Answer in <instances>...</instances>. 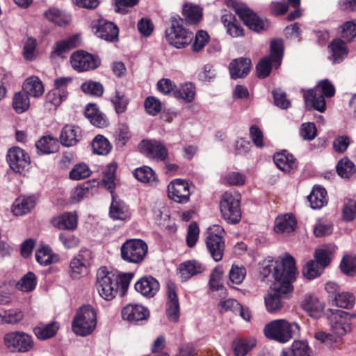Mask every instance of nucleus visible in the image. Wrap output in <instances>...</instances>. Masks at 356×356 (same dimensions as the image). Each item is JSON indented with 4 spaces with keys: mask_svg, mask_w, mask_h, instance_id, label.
I'll use <instances>...</instances> for the list:
<instances>
[{
    "mask_svg": "<svg viewBox=\"0 0 356 356\" xmlns=\"http://www.w3.org/2000/svg\"><path fill=\"white\" fill-rule=\"evenodd\" d=\"M340 35L342 38L348 42L356 38V19L343 24L340 26Z\"/></svg>",
    "mask_w": 356,
    "mask_h": 356,
    "instance_id": "3c124183",
    "label": "nucleus"
},
{
    "mask_svg": "<svg viewBox=\"0 0 356 356\" xmlns=\"http://www.w3.org/2000/svg\"><path fill=\"white\" fill-rule=\"evenodd\" d=\"M93 188L88 183L74 188L72 193V198L74 202H80L85 197L92 195Z\"/></svg>",
    "mask_w": 356,
    "mask_h": 356,
    "instance_id": "680f3d73",
    "label": "nucleus"
},
{
    "mask_svg": "<svg viewBox=\"0 0 356 356\" xmlns=\"http://www.w3.org/2000/svg\"><path fill=\"white\" fill-rule=\"evenodd\" d=\"M35 205L34 197H19L14 202L12 211L15 216H23L30 212Z\"/></svg>",
    "mask_w": 356,
    "mask_h": 356,
    "instance_id": "7c9ffc66",
    "label": "nucleus"
},
{
    "mask_svg": "<svg viewBox=\"0 0 356 356\" xmlns=\"http://www.w3.org/2000/svg\"><path fill=\"white\" fill-rule=\"evenodd\" d=\"M92 148L95 154L106 155L111 152L112 145L104 136L97 135L92 140Z\"/></svg>",
    "mask_w": 356,
    "mask_h": 356,
    "instance_id": "c03bdc74",
    "label": "nucleus"
},
{
    "mask_svg": "<svg viewBox=\"0 0 356 356\" xmlns=\"http://www.w3.org/2000/svg\"><path fill=\"white\" fill-rule=\"evenodd\" d=\"M97 37L108 42H114L118 39V29L113 23L101 19L93 26Z\"/></svg>",
    "mask_w": 356,
    "mask_h": 356,
    "instance_id": "a211bd4d",
    "label": "nucleus"
},
{
    "mask_svg": "<svg viewBox=\"0 0 356 356\" xmlns=\"http://www.w3.org/2000/svg\"><path fill=\"white\" fill-rule=\"evenodd\" d=\"M283 56V44L281 40H274L270 44V54L264 57L257 65L258 76L265 78L268 76L274 65L278 67L281 64Z\"/></svg>",
    "mask_w": 356,
    "mask_h": 356,
    "instance_id": "6e6552de",
    "label": "nucleus"
},
{
    "mask_svg": "<svg viewBox=\"0 0 356 356\" xmlns=\"http://www.w3.org/2000/svg\"><path fill=\"white\" fill-rule=\"evenodd\" d=\"M23 90L26 95L38 98L43 95L44 87L38 76H31L25 80Z\"/></svg>",
    "mask_w": 356,
    "mask_h": 356,
    "instance_id": "c756f323",
    "label": "nucleus"
},
{
    "mask_svg": "<svg viewBox=\"0 0 356 356\" xmlns=\"http://www.w3.org/2000/svg\"><path fill=\"white\" fill-rule=\"evenodd\" d=\"M273 159L277 167L284 172H291L297 168L296 160L291 154L277 153Z\"/></svg>",
    "mask_w": 356,
    "mask_h": 356,
    "instance_id": "473e14b6",
    "label": "nucleus"
},
{
    "mask_svg": "<svg viewBox=\"0 0 356 356\" xmlns=\"http://www.w3.org/2000/svg\"><path fill=\"white\" fill-rule=\"evenodd\" d=\"M67 91L53 89L46 95L47 103H49L55 107L60 106L67 97Z\"/></svg>",
    "mask_w": 356,
    "mask_h": 356,
    "instance_id": "6e6d98bb",
    "label": "nucleus"
},
{
    "mask_svg": "<svg viewBox=\"0 0 356 356\" xmlns=\"http://www.w3.org/2000/svg\"><path fill=\"white\" fill-rule=\"evenodd\" d=\"M97 326V313L89 305H83L76 312L72 323L73 332L79 336L91 334Z\"/></svg>",
    "mask_w": 356,
    "mask_h": 356,
    "instance_id": "39448f33",
    "label": "nucleus"
},
{
    "mask_svg": "<svg viewBox=\"0 0 356 356\" xmlns=\"http://www.w3.org/2000/svg\"><path fill=\"white\" fill-rule=\"evenodd\" d=\"M45 16L49 21L60 26H65L71 21L70 15L55 8H49L45 13Z\"/></svg>",
    "mask_w": 356,
    "mask_h": 356,
    "instance_id": "a18cd8bd",
    "label": "nucleus"
},
{
    "mask_svg": "<svg viewBox=\"0 0 356 356\" xmlns=\"http://www.w3.org/2000/svg\"><path fill=\"white\" fill-rule=\"evenodd\" d=\"M333 232L332 223L326 219H318L314 226V234L316 237H324Z\"/></svg>",
    "mask_w": 356,
    "mask_h": 356,
    "instance_id": "09e8293b",
    "label": "nucleus"
},
{
    "mask_svg": "<svg viewBox=\"0 0 356 356\" xmlns=\"http://www.w3.org/2000/svg\"><path fill=\"white\" fill-rule=\"evenodd\" d=\"M30 106L28 95L24 92H16L13 97V107L17 113L21 114L26 111Z\"/></svg>",
    "mask_w": 356,
    "mask_h": 356,
    "instance_id": "79ce46f5",
    "label": "nucleus"
},
{
    "mask_svg": "<svg viewBox=\"0 0 356 356\" xmlns=\"http://www.w3.org/2000/svg\"><path fill=\"white\" fill-rule=\"evenodd\" d=\"M81 89L85 93L97 97H100L104 92V88L101 83L92 81L84 82L81 85Z\"/></svg>",
    "mask_w": 356,
    "mask_h": 356,
    "instance_id": "338daca9",
    "label": "nucleus"
},
{
    "mask_svg": "<svg viewBox=\"0 0 356 356\" xmlns=\"http://www.w3.org/2000/svg\"><path fill=\"white\" fill-rule=\"evenodd\" d=\"M37 285V277L33 272H28L17 283L16 287L22 292H31Z\"/></svg>",
    "mask_w": 356,
    "mask_h": 356,
    "instance_id": "37998d69",
    "label": "nucleus"
},
{
    "mask_svg": "<svg viewBox=\"0 0 356 356\" xmlns=\"http://www.w3.org/2000/svg\"><path fill=\"white\" fill-rule=\"evenodd\" d=\"M224 233L223 228L218 225H213L207 230V247L216 261H220L223 257L225 250Z\"/></svg>",
    "mask_w": 356,
    "mask_h": 356,
    "instance_id": "9b49d317",
    "label": "nucleus"
},
{
    "mask_svg": "<svg viewBox=\"0 0 356 356\" xmlns=\"http://www.w3.org/2000/svg\"><path fill=\"white\" fill-rule=\"evenodd\" d=\"M265 336L282 343L300 335V326L296 322L286 319H277L267 323L264 329Z\"/></svg>",
    "mask_w": 356,
    "mask_h": 356,
    "instance_id": "7ed1b4c3",
    "label": "nucleus"
},
{
    "mask_svg": "<svg viewBox=\"0 0 356 356\" xmlns=\"http://www.w3.org/2000/svg\"><path fill=\"white\" fill-rule=\"evenodd\" d=\"M37 261L43 266H47L58 261V257L54 255L51 250L47 247H42L35 254Z\"/></svg>",
    "mask_w": 356,
    "mask_h": 356,
    "instance_id": "49530a36",
    "label": "nucleus"
},
{
    "mask_svg": "<svg viewBox=\"0 0 356 356\" xmlns=\"http://www.w3.org/2000/svg\"><path fill=\"white\" fill-rule=\"evenodd\" d=\"M225 3L227 7L234 10L236 13L250 29L256 32H260L268 27V22L259 18L246 4L236 0H226Z\"/></svg>",
    "mask_w": 356,
    "mask_h": 356,
    "instance_id": "423d86ee",
    "label": "nucleus"
},
{
    "mask_svg": "<svg viewBox=\"0 0 356 356\" xmlns=\"http://www.w3.org/2000/svg\"><path fill=\"white\" fill-rule=\"evenodd\" d=\"M134 176L139 181L151 186H157L159 182L154 170L148 166L137 168L134 172Z\"/></svg>",
    "mask_w": 356,
    "mask_h": 356,
    "instance_id": "f704fd0d",
    "label": "nucleus"
},
{
    "mask_svg": "<svg viewBox=\"0 0 356 356\" xmlns=\"http://www.w3.org/2000/svg\"><path fill=\"white\" fill-rule=\"evenodd\" d=\"M194 191L195 186L192 182L179 179V204L187 203Z\"/></svg>",
    "mask_w": 356,
    "mask_h": 356,
    "instance_id": "603ef678",
    "label": "nucleus"
},
{
    "mask_svg": "<svg viewBox=\"0 0 356 356\" xmlns=\"http://www.w3.org/2000/svg\"><path fill=\"white\" fill-rule=\"evenodd\" d=\"M76 42L77 38L76 37L59 41L56 44L53 54L56 56H61L63 53L74 48L76 46Z\"/></svg>",
    "mask_w": 356,
    "mask_h": 356,
    "instance_id": "052dcab7",
    "label": "nucleus"
},
{
    "mask_svg": "<svg viewBox=\"0 0 356 356\" xmlns=\"http://www.w3.org/2000/svg\"><path fill=\"white\" fill-rule=\"evenodd\" d=\"M134 277L132 273L118 274L100 268L97 273V289L99 296L106 300H113L120 293L123 296Z\"/></svg>",
    "mask_w": 356,
    "mask_h": 356,
    "instance_id": "f257e3e1",
    "label": "nucleus"
},
{
    "mask_svg": "<svg viewBox=\"0 0 356 356\" xmlns=\"http://www.w3.org/2000/svg\"><path fill=\"white\" fill-rule=\"evenodd\" d=\"M246 275V270L243 266L233 265L229 270V281L235 284L243 282Z\"/></svg>",
    "mask_w": 356,
    "mask_h": 356,
    "instance_id": "69168bd1",
    "label": "nucleus"
},
{
    "mask_svg": "<svg viewBox=\"0 0 356 356\" xmlns=\"http://www.w3.org/2000/svg\"><path fill=\"white\" fill-rule=\"evenodd\" d=\"M91 171L86 164L76 165L70 172L69 177L72 180H80L88 177Z\"/></svg>",
    "mask_w": 356,
    "mask_h": 356,
    "instance_id": "bf43d9fd",
    "label": "nucleus"
},
{
    "mask_svg": "<svg viewBox=\"0 0 356 356\" xmlns=\"http://www.w3.org/2000/svg\"><path fill=\"white\" fill-rule=\"evenodd\" d=\"M110 216L114 220H124L129 217L128 209L124 203L113 196L110 207Z\"/></svg>",
    "mask_w": 356,
    "mask_h": 356,
    "instance_id": "c9c22d12",
    "label": "nucleus"
},
{
    "mask_svg": "<svg viewBox=\"0 0 356 356\" xmlns=\"http://www.w3.org/2000/svg\"><path fill=\"white\" fill-rule=\"evenodd\" d=\"M52 225L59 229L74 230L77 227V215L75 211L66 212L54 218Z\"/></svg>",
    "mask_w": 356,
    "mask_h": 356,
    "instance_id": "bb28decb",
    "label": "nucleus"
},
{
    "mask_svg": "<svg viewBox=\"0 0 356 356\" xmlns=\"http://www.w3.org/2000/svg\"><path fill=\"white\" fill-rule=\"evenodd\" d=\"M334 302L337 307L348 309L354 305L355 297L353 293L341 292L335 295Z\"/></svg>",
    "mask_w": 356,
    "mask_h": 356,
    "instance_id": "8fccbe9b",
    "label": "nucleus"
},
{
    "mask_svg": "<svg viewBox=\"0 0 356 356\" xmlns=\"http://www.w3.org/2000/svg\"><path fill=\"white\" fill-rule=\"evenodd\" d=\"M72 67L78 72H85L96 69L100 65L98 56L83 51H79L70 57Z\"/></svg>",
    "mask_w": 356,
    "mask_h": 356,
    "instance_id": "2eb2a0df",
    "label": "nucleus"
},
{
    "mask_svg": "<svg viewBox=\"0 0 356 356\" xmlns=\"http://www.w3.org/2000/svg\"><path fill=\"white\" fill-rule=\"evenodd\" d=\"M340 268L343 273L353 276L356 273V256L346 255L340 264Z\"/></svg>",
    "mask_w": 356,
    "mask_h": 356,
    "instance_id": "13d9d810",
    "label": "nucleus"
},
{
    "mask_svg": "<svg viewBox=\"0 0 356 356\" xmlns=\"http://www.w3.org/2000/svg\"><path fill=\"white\" fill-rule=\"evenodd\" d=\"M273 270L274 283L281 284L284 281L292 282L296 274V268L293 258L284 254L276 261L265 259L261 264V274L266 277Z\"/></svg>",
    "mask_w": 356,
    "mask_h": 356,
    "instance_id": "f03ea898",
    "label": "nucleus"
},
{
    "mask_svg": "<svg viewBox=\"0 0 356 356\" xmlns=\"http://www.w3.org/2000/svg\"><path fill=\"white\" fill-rule=\"evenodd\" d=\"M297 227V220L291 213L279 215L275 220L274 230L277 234H289Z\"/></svg>",
    "mask_w": 356,
    "mask_h": 356,
    "instance_id": "aec40b11",
    "label": "nucleus"
},
{
    "mask_svg": "<svg viewBox=\"0 0 356 356\" xmlns=\"http://www.w3.org/2000/svg\"><path fill=\"white\" fill-rule=\"evenodd\" d=\"M331 56L330 59L333 63H339L348 54V49L346 42L341 39H335L328 46Z\"/></svg>",
    "mask_w": 356,
    "mask_h": 356,
    "instance_id": "cd10ccee",
    "label": "nucleus"
},
{
    "mask_svg": "<svg viewBox=\"0 0 356 356\" xmlns=\"http://www.w3.org/2000/svg\"><path fill=\"white\" fill-rule=\"evenodd\" d=\"M7 161L10 168L15 172H23L30 164V158L21 148H10L7 154Z\"/></svg>",
    "mask_w": 356,
    "mask_h": 356,
    "instance_id": "f3484780",
    "label": "nucleus"
},
{
    "mask_svg": "<svg viewBox=\"0 0 356 356\" xmlns=\"http://www.w3.org/2000/svg\"><path fill=\"white\" fill-rule=\"evenodd\" d=\"M256 340L252 339H238L234 341L233 348L236 356H245L254 346Z\"/></svg>",
    "mask_w": 356,
    "mask_h": 356,
    "instance_id": "ea45409f",
    "label": "nucleus"
},
{
    "mask_svg": "<svg viewBox=\"0 0 356 356\" xmlns=\"http://www.w3.org/2000/svg\"><path fill=\"white\" fill-rule=\"evenodd\" d=\"M301 307L313 318H318L324 309V305L318 298L313 295H305L301 302Z\"/></svg>",
    "mask_w": 356,
    "mask_h": 356,
    "instance_id": "393cba45",
    "label": "nucleus"
},
{
    "mask_svg": "<svg viewBox=\"0 0 356 356\" xmlns=\"http://www.w3.org/2000/svg\"><path fill=\"white\" fill-rule=\"evenodd\" d=\"M182 15L190 24H197L202 18V9L197 5L186 3L183 6Z\"/></svg>",
    "mask_w": 356,
    "mask_h": 356,
    "instance_id": "2f4dec72",
    "label": "nucleus"
},
{
    "mask_svg": "<svg viewBox=\"0 0 356 356\" xmlns=\"http://www.w3.org/2000/svg\"><path fill=\"white\" fill-rule=\"evenodd\" d=\"M335 94L333 84L324 79L318 83L314 89L304 90V99L307 109H315L321 113L326 108L325 97H332Z\"/></svg>",
    "mask_w": 356,
    "mask_h": 356,
    "instance_id": "20e7f679",
    "label": "nucleus"
},
{
    "mask_svg": "<svg viewBox=\"0 0 356 356\" xmlns=\"http://www.w3.org/2000/svg\"><path fill=\"white\" fill-rule=\"evenodd\" d=\"M293 356H311L310 348L306 341H294L291 346L288 348Z\"/></svg>",
    "mask_w": 356,
    "mask_h": 356,
    "instance_id": "e2e57ef3",
    "label": "nucleus"
},
{
    "mask_svg": "<svg viewBox=\"0 0 356 356\" xmlns=\"http://www.w3.org/2000/svg\"><path fill=\"white\" fill-rule=\"evenodd\" d=\"M25 318L24 311L19 307H12L0 311V323L15 325L22 323Z\"/></svg>",
    "mask_w": 356,
    "mask_h": 356,
    "instance_id": "b1692460",
    "label": "nucleus"
},
{
    "mask_svg": "<svg viewBox=\"0 0 356 356\" xmlns=\"http://www.w3.org/2000/svg\"><path fill=\"white\" fill-rule=\"evenodd\" d=\"M200 235V228L196 222H192L188 227L186 243L188 248L195 246Z\"/></svg>",
    "mask_w": 356,
    "mask_h": 356,
    "instance_id": "4d7b16f0",
    "label": "nucleus"
},
{
    "mask_svg": "<svg viewBox=\"0 0 356 356\" xmlns=\"http://www.w3.org/2000/svg\"><path fill=\"white\" fill-rule=\"evenodd\" d=\"M251 60L248 58H240L230 63L229 69L232 79L242 78L250 71Z\"/></svg>",
    "mask_w": 356,
    "mask_h": 356,
    "instance_id": "a878e982",
    "label": "nucleus"
},
{
    "mask_svg": "<svg viewBox=\"0 0 356 356\" xmlns=\"http://www.w3.org/2000/svg\"><path fill=\"white\" fill-rule=\"evenodd\" d=\"M147 244L140 239L127 240L121 246L122 259L129 263L140 264L147 253Z\"/></svg>",
    "mask_w": 356,
    "mask_h": 356,
    "instance_id": "9d476101",
    "label": "nucleus"
},
{
    "mask_svg": "<svg viewBox=\"0 0 356 356\" xmlns=\"http://www.w3.org/2000/svg\"><path fill=\"white\" fill-rule=\"evenodd\" d=\"M37 41L36 40L29 38L25 42L23 48V55L28 60H33L37 56Z\"/></svg>",
    "mask_w": 356,
    "mask_h": 356,
    "instance_id": "774afa93",
    "label": "nucleus"
},
{
    "mask_svg": "<svg viewBox=\"0 0 356 356\" xmlns=\"http://www.w3.org/2000/svg\"><path fill=\"white\" fill-rule=\"evenodd\" d=\"M4 343L10 350L22 353L31 350L34 346L32 337L21 331L7 333L4 337Z\"/></svg>",
    "mask_w": 356,
    "mask_h": 356,
    "instance_id": "f8f14e48",
    "label": "nucleus"
},
{
    "mask_svg": "<svg viewBox=\"0 0 356 356\" xmlns=\"http://www.w3.org/2000/svg\"><path fill=\"white\" fill-rule=\"evenodd\" d=\"M140 152L149 159L164 161L168 156V150L159 140H143L139 145Z\"/></svg>",
    "mask_w": 356,
    "mask_h": 356,
    "instance_id": "dca6fc26",
    "label": "nucleus"
},
{
    "mask_svg": "<svg viewBox=\"0 0 356 356\" xmlns=\"http://www.w3.org/2000/svg\"><path fill=\"white\" fill-rule=\"evenodd\" d=\"M70 273L71 277L74 279H78L87 273V267L82 261V255L81 254L71 261Z\"/></svg>",
    "mask_w": 356,
    "mask_h": 356,
    "instance_id": "de8ad7c7",
    "label": "nucleus"
},
{
    "mask_svg": "<svg viewBox=\"0 0 356 356\" xmlns=\"http://www.w3.org/2000/svg\"><path fill=\"white\" fill-rule=\"evenodd\" d=\"M117 170V165L115 163H110L107 166V169L104 172L103 177V183L104 186L113 193L115 187V174Z\"/></svg>",
    "mask_w": 356,
    "mask_h": 356,
    "instance_id": "5fc2aeb1",
    "label": "nucleus"
},
{
    "mask_svg": "<svg viewBox=\"0 0 356 356\" xmlns=\"http://www.w3.org/2000/svg\"><path fill=\"white\" fill-rule=\"evenodd\" d=\"M149 316V310L141 305L129 304L122 309V318L131 323L146 320Z\"/></svg>",
    "mask_w": 356,
    "mask_h": 356,
    "instance_id": "6ab92c4d",
    "label": "nucleus"
},
{
    "mask_svg": "<svg viewBox=\"0 0 356 356\" xmlns=\"http://www.w3.org/2000/svg\"><path fill=\"white\" fill-rule=\"evenodd\" d=\"M82 138L81 129L74 124L65 125L60 133V140L63 145L72 147L76 145Z\"/></svg>",
    "mask_w": 356,
    "mask_h": 356,
    "instance_id": "4be33fe9",
    "label": "nucleus"
},
{
    "mask_svg": "<svg viewBox=\"0 0 356 356\" xmlns=\"http://www.w3.org/2000/svg\"><path fill=\"white\" fill-rule=\"evenodd\" d=\"M136 290L147 298L154 297L159 291V282L152 276H145L135 284Z\"/></svg>",
    "mask_w": 356,
    "mask_h": 356,
    "instance_id": "412c9836",
    "label": "nucleus"
},
{
    "mask_svg": "<svg viewBox=\"0 0 356 356\" xmlns=\"http://www.w3.org/2000/svg\"><path fill=\"white\" fill-rule=\"evenodd\" d=\"M59 329V324L57 322H51L49 324H40L34 328L35 336L42 340L53 337Z\"/></svg>",
    "mask_w": 356,
    "mask_h": 356,
    "instance_id": "e433bc0d",
    "label": "nucleus"
},
{
    "mask_svg": "<svg viewBox=\"0 0 356 356\" xmlns=\"http://www.w3.org/2000/svg\"><path fill=\"white\" fill-rule=\"evenodd\" d=\"M165 314L169 321H178V287L175 281L165 282Z\"/></svg>",
    "mask_w": 356,
    "mask_h": 356,
    "instance_id": "4468645a",
    "label": "nucleus"
},
{
    "mask_svg": "<svg viewBox=\"0 0 356 356\" xmlns=\"http://www.w3.org/2000/svg\"><path fill=\"white\" fill-rule=\"evenodd\" d=\"M178 20L176 16L171 17L165 29V38L169 44L178 48Z\"/></svg>",
    "mask_w": 356,
    "mask_h": 356,
    "instance_id": "a19ab883",
    "label": "nucleus"
},
{
    "mask_svg": "<svg viewBox=\"0 0 356 356\" xmlns=\"http://www.w3.org/2000/svg\"><path fill=\"white\" fill-rule=\"evenodd\" d=\"M85 115L94 126L98 128L106 127L109 124L106 115L99 111L95 104H88L86 106Z\"/></svg>",
    "mask_w": 356,
    "mask_h": 356,
    "instance_id": "c85d7f7f",
    "label": "nucleus"
},
{
    "mask_svg": "<svg viewBox=\"0 0 356 356\" xmlns=\"http://www.w3.org/2000/svg\"><path fill=\"white\" fill-rule=\"evenodd\" d=\"M337 172L341 177L350 179L355 175V165L348 158H343L337 163Z\"/></svg>",
    "mask_w": 356,
    "mask_h": 356,
    "instance_id": "4c0bfd02",
    "label": "nucleus"
},
{
    "mask_svg": "<svg viewBox=\"0 0 356 356\" xmlns=\"http://www.w3.org/2000/svg\"><path fill=\"white\" fill-rule=\"evenodd\" d=\"M323 270L324 268L314 260H310L304 266L302 272L305 277L312 280L321 275Z\"/></svg>",
    "mask_w": 356,
    "mask_h": 356,
    "instance_id": "864d4df0",
    "label": "nucleus"
},
{
    "mask_svg": "<svg viewBox=\"0 0 356 356\" xmlns=\"http://www.w3.org/2000/svg\"><path fill=\"white\" fill-rule=\"evenodd\" d=\"M308 200L312 209H321L327 203L325 189L321 186H314L308 196Z\"/></svg>",
    "mask_w": 356,
    "mask_h": 356,
    "instance_id": "72a5a7b5",
    "label": "nucleus"
},
{
    "mask_svg": "<svg viewBox=\"0 0 356 356\" xmlns=\"http://www.w3.org/2000/svg\"><path fill=\"white\" fill-rule=\"evenodd\" d=\"M291 282L284 281L281 284L273 283L270 286L268 294L265 297L266 309L270 313H275L282 309L284 302L282 296L285 295L292 290Z\"/></svg>",
    "mask_w": 356,
    "mask_h": 356,
    "instance_id": "1a4fd4ad",
    "label": "nucleus"
},
{
    "mask_svg": "<svg viewBox=\"0 0 356 356\" xmlns=\"http://www.w3.org/2000/svg\"><path fill=\"white\" fill-rule=\"evenodd\" d=\"M144 106L146 112L151 115H156L162 108V104L159 99L155 97L150 96L145 99Z\"/></svg>",
    "mask_w": 356,
    "mask_h": 356,
    "instance_id": "0e129e2a",
    "label": "nucleus"
},
{
    "mask_svg": "<svg viewBox=\"0 0 356 356\" xmlns=\"http://www.w3.org/2000/svg\"><path fill=\"white\" fill-rule=\"evenodd\" d=\"M327 318L334 334L341 336L350 330L351 316L348 312L330 309L327 312Z\"/></svg>",
    "mask_w": 356,
    "mask_h": 356,
    "instance_id": "ddd939ff",
    "label": "nucleus"
},
{
    "mask_svg": "<svg viewBox=\"0 0 356 356\" xmlns=\"http://www.w3.org/2000/svg\"><path fill=\"white\" fill-rule=\"evenodd\" d=\"M220 209L222 217L229 223H238L241 218L240 195L235 191L225 192L220 202Z\"/></svg>",
    "mask_w": 356,
    "mask_h": 356,
    "instance_id": "0eeeda50",
    "label": "nucleus"
},
{
    "mask_svg": "<svg viewBox=\"0 0 356 356\" xmlns=\"http://www.w3.org/2000/svg\"><path fill=\"white\" fill-rule=\"evenodd\" d=\"M205 266L197 260H188L179 265V279L185 282L192 277L203 273Z\"/></svg>",
    "mask_w": 356,
    "mask_h": 356,
    "instance_id": "5701e85b",
    "label": "nucleus"
},
{
    "mask_svg": "<svg viewBox=\"0 0 356 356\" xmlns=\"http://www.w3.org/2000/svg\"><path fill=\"white\" fill-rule=\"evenodd\" d=\"M35 146L39 153L46 154L56 152L58 149L57 140L50 136L42 137Z\"/></svg>",
    "mask_w": 356,
    "mask_h": 356,
    "instance_id": "58836bf2",
    "label": "nucleus"
}]
</instances>
